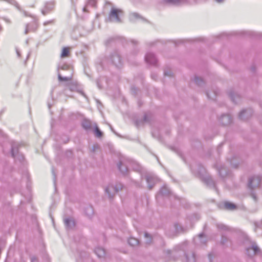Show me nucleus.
<instances>
[{
    "label": "nucleus",
    "mask_w": 262,
    "mask_h": 262,
    "mask_svg": "<svg viewBox=\"0 0 262 262\" xmlns=\"http://www.w3.org/2000/svg\"><path fill=\"white\" fill-rule=\"evenodd\" d=\"M191 170L193 173L199 177L201 180L208 186L212 187L216 190L215 183L211 177L206 173L205 168L202 165L195 164L191 166Z\"/></svg>",
    "instance_id": "nucleus-1"
},
{
    "label": "nucleus",
    "mask_w": 262,
    "mask_h": 262,
    "mask_svg": "<svg viewBox=\"0 0 262 262\" xmlns=\"http://www.w3.org/2000/svg\"><path fill=\"white\" fill-rule=\"evenodd\" d=\"M106 60L109 65L117 69H121L124 64V61L120 54L117 51H114L111 53L106 58Z\"/></svg>",
    "instance_id": "nucleus-2"
},
{
    "label": "nucleus",
    "mask_w": 262,
    "mask_h": 262,
    "mask_svg": "<svg viewBox=\"0 0 262 262\" xmlns=\"http://www.w3.org/2000/svg\"><path fill=\"white\" fill-rule=\"evenodd\" d=\"M123 14V11L118 9L112 8L107 20L111 22L121 23L120 16Z\"/></svg>",
    "instance_id": "nucleus-3"
},
{
    "label": "nucleus",
    "mask_w": 262,
    "mask_h": 262,
    "mask_svg": "<svg viewBox=\"0 0 262 262\" xmlns=\"http://www.w3.org/2000/svg\"><path fill=\"white\" fill-rule=\"evenodd\" d=\"M122 184L120 183L115 185L109 184L105 188V192L107 193L110 198H112L117 192L122 189Z\"/></svg>",
    "instance_id": "nucleus-4"
},
{
    "label": "nucleus",
    "mask_w": 262,
    "mask_h": 262,
    "mask_svg": "<svg viewBox=\"0 0 262 262\" xmlns=\"http://www.w3.org/2000/svg\"><path fill=\"white\" fill-rule=\"evenodd\" d=\"M131 164V161L122 158L120 159L118 164V168L123 175H127L128 172V166Z\"/></svg>",
    "instance_id": "nucleus-5"
},
{
    "label": "nucleus",
    "mask_w": 262,
    "mask_h": 262,
    "mask_svg": "<svg viewBox=\"0 0 262 262\" xmlns=\"http://www.w3.org/2000/svg\"><path fill=\"white\" fill-rule=\"evenodd\" d=\"M60 69L64 71H68L69 72V75L67 76L62 77L61 74L58 72V80L60 81H70L72 79L73 70L71 69L69 66L64 64L60 67Z\"/></svg>",
    "instance_id": "nucleus-6"
},
{
    "label": "nucleus",
    "mask_w": 262,
    "mask_h": 262,
    "mask_svg": "<svg viewBox=\"0 0 262 262\" xmlns=\"http://www.w3.org/2000/svg\"><path fill=\"white\" fill-rule=\"evenodd\" d=\"M246 251L249 257H252L260 252V249L255 243H252L250 246L246 248Z\"/></svg>",
    "instance_id": "nucleus-7"
},
{
    "label": "nucleus",
    "mask_w": 262,
    "mask_h": 262,
    "mask_svg": "<svg viewBox=\"0 0 262 262\" xmlns=\"http://www.w3.org/2000/svg\"><path fill=\"white\" fill-rule=\"evenodd\" d=\"M11 156L15 159H17L20 162L24 160V156L18 153V145L16 143L11 144Z\"/></svg>",
    "instance_id": "nucleus-8"
},
{
    "label": "nucleus",
    "mask_w": 262,
    "mask_h": 262,
    "mask_svg": "<svg viewBox=\"0 0 262 262\" xmlns=\"http://www.w3.org/2000/svg\"><path fill=\"white\" fill-rule=\"evenodd\" d=\"M261 178L260 176H253L249 179L248 187L251 189H254L259 186Z\"/></svg>",
    "instance_id": "nucleus-9"
},
{
    "label": "nucleus",
    "mask_w": 262,
    "mask_h": 262,
    "mask_svg": "<svg viewBox=\"0 0 262 262\" xmlns=\"http://www.w3.org/2000/svg\"><path fill=\"white\" fill-rule=\"evenodd\" d=\"M54 2H48L45 4L44 7L42 8L41 12L43 15H46L51 13L54 9Z\"/></svg>",
    "instance_id": "nucleus-10"
},
{
    "label": "nucleus",
    "mask_w": 262,
    "mask_h": 262,
    "mask_svg": "<svg viewBox=\"0 0 262 262\" xmlns=\"http://www.w3.org/2000/svg\"><path fill=\"white\" fill-rule=\"evenodd\" d=\"M145 179L148 184V187L149 190L151 189L157 182V178L151 174L148 173L145 175Z\"/></svg>",
    "instance_id": "nucleus-11"
},
{
    "label": "nucleus",
    "mask_w": 262,
    "mask_h": 262,
    "mask_svg": "<svg viewBox=\"0 0 262 262\" xmlns=\"http://www.w3.org/2000/svg\"><path fill=\"white\" fill-rule=\"evenodd\" d=\"M145 60L149 64L155 66L157 65V59L155 55L152 53H147L145 56Z\"/></svg>",
    "instance_id": "nucleus-12"
},
{
    "label": "nucleus",
    "mask_w": 262,
    "mask_h": 262,
    "mask_svg": "<svg viewBox=\"0 0 262 262\" xmlns=\"http://www.w3.org/2000/svg\"><path fill=\"white\" fill-rule=\"evenodd\" d=\"M253 113V110L251 108L244 110L241 112L238 117L240 119L243 120H247L252 115Z\"/></svg>",
    "instance_id": "nucleus-13"
},
{
    "label": "nucleus",
    "mask_w": 262,
    "mask_h": 262,
    "mask_svg": "<svg viewBox=\"0 0 262 262\" xmlns=\"http://www.w3.org/2000/svg\"><path fill=\"white\" fill-rule=\"evenodd\" d=\"M232 118L228 114L223 115L220 118V122L223 125H228L232 122Z\"/></svg>",
    "instance_id": "nucleus-14"
},
{
    "label": "nucleus",
    "mask_w": 262,
    "mask_h": 262,
    "mask_svg": "<svg viewBox=\"0 0 262 262\" xmlns=\"http://www.w3.org/2000/svg\"><path fill=\"white\" fill-rule=\"evenodd\" d=\"M196 245H203L207 242V238L203 233L200 234L198 236L193 238Z\"/></svg>",
    "instance_id": "nucleus-15"
},
{
    "label": "nucleus",
    "mask_w": 262,
    "mask_h": 262,
    "mask_svg": "<svg viewBox=\"0 0 262 262\" xmlns=\"http://www.w3.org/2000/svg\"><path fill=\"white\" fill-rule=\"evenodd\" d=\"M166 3L179 6L188 3V0H163Z\"/></svg>",
    "instance_id": "nucleus-16"
},
{
    "label": "nucleus",
    "mask_w": 262,
    "mask_h": 262,
    "mask_svg": "<svg viewBox=\"0 0 262 262\" xmlns=\"http://www.w3.org/2000/svg\"><path fill=\"white\" fill-rule=\"evenodd\" d=\"M220 176L224 178L229 174V170L225 166H221L217 168Z\"/></svg>",
    "instance_id": "nucleus-17"
},
{
    "label": "nucleus",
    "mask_w": 262,
    "mask_h": 262,
    "mask_svg": "<svg viewBox=\"0 0 262 262\" xmlns=\"http://www.w3.org/2000/svg\"><path fill=\"white\" fill-rule=\"evenodd\" d=\"M64 223L66 228L68 229L72 228L75 226L74 220L70 217L64 219Z\"/></svg>",
    "instance_id": "nucleus-18"
},
{
    "label": "nucleus",
    "mask_w": 262,
    "mask_h": 262,
    "mask_svg": "<svg viewBox=\"0 0 262 262\" xmlns=\"http://www.w3.org/2000/svg\"><path fill=\"white\" fill-rule=\"evenodd\" d=\"M37 28V25L35 23L27 24L26 27L25 33L27 34L29 31H35Z\"/></svg>",
    "instance_id": "nucleus-19"
},
{
    "label": "nucleus",
    "mask_w": 262,
    "mask_h": 262,
    "mask_svg": "<svg viewBox=\"0 0 262 262\" xmlns=\"http://www.w3.org/2000/svg\"><path fill=\"white\" fill-rule=\"evenodd\" d=\"M150 122V119L147 114H145L143 119L142 120H138L136 122V126L137 127L143 125L144 123H149Z\"/></svg>",
    "instance_id": "nucleus-20"
},
{
    "label": "nucleus",
    "mask_w": 262,
    "mask_h": 262,
    "mask_svg": "<svg viewBox=\"0 0 262 262\" xmlns=\"http://www.w3.org/2000/svg\"><path fill=\"white\" fill-rule=\"evenodd\" d=\"M82 125L85 129L89 130L94 126V124H93L90 120L85 119L83 121Z\"/></svg>",
    "instance_id": "nucleus-21"
},
{
    "label": "nucleus",
    "mask_w": 262,
    "mask_h": 262,
    "mask_svg": "<svg viewBox=\"0 0 262 262\" xmlns=\"http://www.w3.org/2000/svg\"><path fill=\"white\" fill-rule=\"evenodd\" d=\"M232 101L235 103H237L240 100V96L234 92H230L229 94Z\"/></svg>",
    "instance_id": "nucleus-22"
},
{
    "label": "nucleus",
    "mask_w": 262,
    "mask_h": 262,
    "mask_svg": "<svg viewBox=\"0 0 262 262\" xmlns=\"http://www.w3.org/2000/svg\"><path fill=\"white\" fill-rule=\"evenodd\" d=\"M224 208L228 210H233L236 208L235 204L229 202H225L224 203Z\"/></svg>",
    "instance_id": "nucleus-23"
},
{
    "label": "nucleus",
    "mask_w": 262,
    "mask_h": 262,
    "mask_svg": "<svg viewBox=\"0 0 262 262\" xmlns=\"http://www.w3.org/2000/svg\"><path fill=\"white\" fill-rule=\"evenodd\" d=\"M96 254L99 257H103L105 256V251L104 249L101 247H97L95 250Z\"/></svg>",
    "instance_id": "nucleus-24"
},
{
    "label": "nucleus",
    "mask_w": 262,
    "mask_h": 262,
    "mask_svg": "<svg viewBox=\"0 0 262 262\" xmlns=\"http://www.w3.org/2000/svg\"><path fill=\"white\" fill-rule=\"evenodd\" d=\"M186 258L187 262H195L196 258L193 252L186 254Z\"/></svg>",
    "instance_id": "nucleus-25"
},
{
    "label": "nucleus",
    "mask_w": 262,
    "mask_h": 262,
    "mask_svg": "<svg viewBox=\"0 0 262 262\" xmlns=\"http://www.w3.org/2000/svg\"><path fill=\"white\" fill-rule=\"evenodd\" d=\"M94 133L95 134V136L98 138H100L103 135V133L100 130L99 127L97 126L96 123H94Z\"/></svg>",
    "instance_id": "nucleus-26"
},
{
    "label": "nucleus",
    "mask_w": 262,
    "mask_h": 262,
    "mask_svg": "<svg viewBox=\"0 0 262 262\" xmlns=\"http://www.w3.org/2000/svg\"><path fill=\"white\" fill-rule=\"evenodd\" d=\"M129 166H132L135 171L138 172H140L141 171V166L135 162L131 161V164H129Z\"/></svg>",
    "instance_id": "nucleus-27"
},
{
    "label": "nucleus",
    "mask_w": 262,
    "mask_h": 262,
    "mask_svg": "<svg viewBox=\"0 0 262 262\" xmlns=\"http://www.w3.org/2000/svg\"><path fill=\"white\" fill-rule=\"evenodd\" d=\"M169 193L170 190L166 185L163 186L160 190V193L163 195H167Z\"/></svg>",
    "instance_id": "nucleus-28"
},
{
    "label": "nucleus",
    "mask_w": 262,
    "mask_h": 262,
    "mask_svg": "<svg viewBox=\"0 0 262 262\" xmlns=\"http://www.w3.org/2000/svg\"><path fill=\"white\" fill-rule=\"evenodd\" d=\"M96 5V1L95 0H88L87 2L86 6H85L83 8V12H88V10L87 9V6H91L92 7H95Z\"/></svg>",
    "instance_id": "nucleus-29"
},
{
    "label": "nucleus",
    "mask_w": 262,
    "mask_h": 262,
    "mask_svg": "<svg viewBox=\"0 0 262 262\" xmlns=\"http://www.w3.org/2000/svg\"><path fill=\"white\" fill-rule=\"evenodd\" d=\"M130 20L132 21H134L138 19H144L140 15L137 13H133L130 14L129 16Z\"/></svg>",
    "instance_id": "nucleus-30"
},
{
    "label": "nucleus",
    "mask_w": 262,
    "mask_h": 262,
    "mask_svg": "<svg viewBox=\"0 0 262 262\" xmlns=\"http://www.w3.org/2000/svg\"><path fill=\"white\" fill-rule=\"evenodd\" d=\"M128 244L132 246H135L139 244V241L135 238L130 237L128 239Z\"/></svg>",
    "instance_id": "nucleus-31"
},
{
    "label": "nucleus",
    "mask_w": 262,
    "mask_h": 262,
    "mask_svg": "<svg viewBox=\"0 0 262 262\" xmlns=\"http://www.w3.org/2000/svg\"><path fill=\"white\" fill-rule=\"evenodd\" d=\"M194 80L195 81V83L199 86H202L205 83L203 79L202 78L199 77L198 76H195Z\"/></svg>",
    "instance_id": "nucleus-32"
},
{
    "label": "nucleus",
    "mask_w": 262,
    "mask_h": 262,
    "mask_svg": "<svg viewBox=\"0 0 262 262\" xmlns=\"http://www.w3.org/2000/svg\"><path fill=\"white\" fill-rule=\"evenodd\" d=\"M216 227L217 229L220 230L227 231L229 230L228 227L222 223L217 224L216 225Z\"/></svg>",
    "instance_id": "nucleus-33"
},
{
    "label": "nucleus",
    "mask_w": 262,
    "mask_h": 262,
    "mask_svg": "<svg viewBox=\"0 0 262 262\" xmlns=\"http://www.w3.org/2000/svg\"><path fill=\"white\" fill-rule=\"evenodd\" d=\"M69 54V50L67 48H64L62 49V53L61 54V57H65L68 56Z\"/></svg>",
    "instance_id": "nucleus-34"
},
{
    "label": "nucleus",
    "mask_w": 262,
    "mask_h": 262,
    "mask_svg": "<svg viewBox=\"0 0 262 262\" xmlns=\"http://www.w3.org/2000/svg\"><path fill=\"white\" fill-rule=\"evenodd\" d=\"M85 213L89 216H90L91 215H92L93 214V209L91 206H89L86 208Z\"/></svg>",
    "instance_id": "nucleus-35"
},
{
    "label": "nucleus",
    "mask_w": 262,
    "mask_h": 262,
    "mask_svg": "<svg viewBox=\"0 0 262 262\" xmlns=\"http://www.w3.org/2000/svg\"><path fill=\"white\" fill-rule=\"evenodd\" d=\"M206 95L208 99H214V97H215L217 95V92L216 91H214L213 93V96H211V95L208 92H206Z\"/></svg>",
    "instance_id": "nucleus-36"
},
{
    "label": "nucleus",
    "mask_w": 262,
    "mask_h": 262,
    "mask_svg": "<svg viewBox=\"0 0 262 262\" xmlns=\"http://www.w3.org/2000/svg\"><path fill=\"white\" fill-rule=\"evenodd\" d=\"M68 89L71 91H74L76 89V86L74 85H69L68 88L64 90V92H66Z\"/></svg>",
    "instance_id": "nucleus-37"
},
{
    "label": "nucleus",
    "mask_w": 262,
    "mask_h": 262,
    "mask_svg": "<svg viewBox=\"0 0 262 262\" xmlns=\"http://www.w3.org/2000/svg\"><path fill=\"white\" fill-rule=\"evenodd\" d=\"M164 74L165 76H169V77L172 76V72H171V71L170 70H167V71L165 70L164 72Z\"/></svg>",
    "instance_id": "nucleus-38"
},
{
    "label": "nucleus",
    "mask_w": 262,
    "mask_h": 262,
    "mask_svg": "<svg viewBox=\"0 0 262 262\" xmlns=\"http://www.w3.org/2000/svg\"><path fill=\"white\" fill-rule=\"evenodd\" d=\"M227 241V238L224 235L222 234V238H221V243L223 245H224L226 244Z\"/></svg>",
    "instance_id": "nucleus-39"
},
{
    "label": "nucleus",
    "mask_w": 262,
    "mask_h": 262,
    "mask_svg": "<svg viewBox=\"0 0 262 262\" xmlns=\"http://www.w3.org/2000/svg\"><path fill=\"white\" fill-rule=\"evenodd\" d=\"M54 22V20L52 19L51 20L46 21L43 23V26H46L48 25L53 24Z\"/></svg>",
    "instance_id": "nucleus-40"
},
{
    "label": "nucleus",
    "mask_w": 262,
    "mask_h": 262,
    "mask_svg": "<svg viewBox=\"0 0 262 262\" xmlns=\"http://www.w3.org/2000/svg\"><path fill=\"white\" fill-rule=\"evenodd\" d=\"M251 196L252 197V198L253 199V200L255 201H257V198H256V196L255 195V194L253 192H252L251 193Z\"/></svg>",
    "instance_id": "nucleus-41"
},
{
    "label": "nucleus",
    "mask_w": 262,
    "mask_h": 262,
    "mask_svg": "<svg viewBox=\"0 0 262 262\" xmlns=\"http://www.w3.org/2000/svg\"><path fill=\"white\" fill-rule=\"evenodd\" d=\"M52 174H53V177H54V183H55L56 179V178L55 172V171H54L53 168H52Z\"/></svg>",
    "instance_id": "nucleus-42"
},
{
    "label": "nucleus",
    "mask_w": 262,
    "mask_h": 262,
    "mask_svg": "<svg viewBox=\"0 0 262 262\" xmlns=\"http://www.w3.org/2000/svg\"><path fill=\"white\" fill-rule=\"evenodd\" d=\"M144 236H145V237H146V238L149 237V242H148V243L150 242V241H151V237H150V235L149 234H148L147 233H145Z\"/></svg>",
    "instance_id": "nucleus-43"
},
{
    "label": "nucleus",
    "mask_w": 262,
    "mask_h": 262,
    "mask_svg": "<svg viewBox=\"0 0 262 262\" xmlns=\"http://www.w3.org/2000/svg\"><path fill=\"white\" fill-rule=\"evenodd\" d=\"M230 163H231V165L232 166H233L234 167H235V168L237 167V166H238V164H233V162H232V161H231V162H230Z\"/></svg>",
    "instance_id": "nucleus-44"
},
{
    "label": "nucleus",
    "mask_w": 262,
    "mask_h": 262,
    "mask_svg": "<svg viewBox=\"0 0 262 262\" xmlns=\"http://www.w3.org/2000/svg\"><path fill=\"white\" fill-rule=\"evenodd\" d=\"M16 53H17V56L18 57H20V52L19 51V50L17 49H16Z\"/></svg>",
    "instance_id": "nucleus-45"
},
{
    "label": "nucleus",
    "mask_w": 262,
    "mask_h": 262,
    "mask_svg": "<svg viewBox=\"0 0 262 262\" xmlns=\"http://www.w3.org/2000/svg\"><path fill=\"white\" fill-rule=\"evenodd\" d=\"M130 41L133 43H134V44H137L138 43V41L137 40H134V39H132L130 40Z\"/></svg>",
    "instance_id": "nucleus-46"
},
{
    "label": "nucleus",
    "mask_w": 262,
    "mask_h": 262,
    "mask_svg": "<svg viewBox=\"0 0 262 262\" xmlns=\"http://www.w3.org/2000/svg\"><path fill=\"white\" fill-rule=\"evenodd\" d=\"M151 78L154 79V80H156V78H157V76L156 75H155L154 74H151Z\"/></svg>",
    "instance_id": "nucleus-47"
},
{
    "label": "nucleus",
    "mask_w": 262,
    "mask_h": 262,
    "mask_svg": "<svg viewBox=\"0 0 262 262\" xmlns=\"http://www.w3.org/2000/svg\"><path fill=\"white\" fill-rule=\"evenodd\" d=\"M36 260H37V259H36V257H32V258H31V261L32 262H35Z\"/></svg>",
    "instance_id": "nucleus-48"
},
{
    "label": "nucleus",
    "mask_w": 262,
    "mask_h": 262,
    "mask_svg": "<svg viewBox=\"0 0 262 262\" xmlns=\"http://www.w3.org/2000/svg\"><path fill=\"white\" fill-rule=\"evenodd\" d=\"M23 13L25 15V16H30L28 14L27 12L25 11H23Z\"/></svg>",
    "instance_id": "nucleus-49"
},
{
    "label": "nucleus",
    "mask_w": 262,
    "mask_h": 262,
    "mask_svg": "<svg viewBox=\"0 0 262 262\" xmlns=\"http://www.w3.org/2000/svg\"><path fill=\"white\" fill-rule=\"evenodd\" d=\"M114 39V38H110L107 40V42H111V41H112V40Z\"/></svg>",
    "instance_id": "nucleus-50"
},
{
    "label": "nucleus",
    "mask_w": 262,
    "mask_h": 262,
    "mask_svg": "<svg viewBox=\"0 0 262 262\" xmlns=\"http://www.w3.org/2000/svg\"><path fill=\"white\" fill-rule=\"evenodd\" d=\"M93 147H94L93 150H94L95 148H98V145H94Z\"/></svg>",
    "instance_id": "nucleus-51"
},
{
    "label": "nucleus",
    "mask_w": 262,
    "mask_h": 262,
    "mask_svg": "<svg viewBox=\"0 0 262 262\" xmlns=\"http://www.w3.org/2000/svg\"><path fill=\"white\" fill-rule=\"evenodd\" d=\"M110 128H111L112 131L114 133H115L116 134V132L114 130L113 128L111 125H110Z\"/></svg>",
    "instance_id": "nucleus-52"
},
{
    "label": "nucleus",
    "mask_w": 262,
    "mask_h": 262,
    "mask_svg": "<svg viewBox=\"0 0 262 262\" xmlns=\"http://www.w3.org/2000/svg\"><path fill=\"white\" fill-rule=\"evenodd\" d=\"M216 2H217V3H222L223 0H215Z\"/></svg>",
    "instance_id": "nucleus-53"
},
{
    "label": "nucleus",
    "mask_w": 262,
    "mask_h": 262,
    "mask_svg": "<svg viewBox=\"0 0 262 262\" xmlns=\"http://www.w3.org/2000/svg\"><path fill=\"white\" fill-rule=\"evenodd\" d=\"M97 85H98V86L99 89H101V88L100 87V86L99 85V84L98 83V82H97Z\"/></svg>",
    "instance_id": "nucleus-54"
},
{
    "label": "nucleus",
    "mask_w": 262,
    "mask_h": 262,
    "mask_svg": "<svg viewBox=\"0 0 262 262\" xmlns=\"http://www.w3.org/2000/svg\"><path fill=\"white\" fill-rule=\"evenodd\" d=\"M80 93H81L83 95H84V93L82 92H80Z\"/></svg>",
    "instance_id": "nucleus-55"
},
{
    "label": "nucleus",
    "mask_w": 262,
    "mask_h": 262,
    "mask_svg": "<svg viewBox=\"0 0 262 262\" xmlns=\"http://www.w3.org/2000/svg\"><path fill=\"white\" fill-rule=\"evenodd\" d=\"M29 54L28 55L27 58L29 57Z\"/></svg>",
    "instance_id": "nucleus-56"
}]
</instances>
